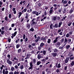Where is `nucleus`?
<instances>
[{
  "mask_svg": "<svg viewBox=\"0 0 74 74\" xmlns=\"http://www.w3.org/2000/svg\"><path fill=\"white\" fill-rule=\"evenodd\" d=\"M57 54L56 53H52V56L53 57H56L57 56Z\"/></svg>",
  "mask_w": 74,
  "mask_h": 74,
  "instance_id": "ddd939ff",
  "label": "nucleus"
},
{
  "mask_svg": "<svg viewBox=\"0 0 74 74\" xmlns=\"http://www.w3.org/2000/svg\"><path fill=\"white\" fill-rule=\"evenodd\" d=\"M63 3L64 4H66V3H67V0H65L63 2Z\"/></svg>",
  "mask_w": 74,
  "mask_h": 74,
  "instance_id": "ea45409f",
  "label": "nucleus"
},
{
  "mask_svg": "<svg viewBox=\"0 0 74 74\" xmlns=\"http://www.w3.org/2000/svg\"><path fill=\"white\" fill-rule=\"evenodd\" d=\"M11 70L12 71H14V70H15V68L12 66L11 68Z\"/></svg>",
  "mask_w": 74,
  "mask_h": 74,
  "instance_id": "b1692460",
  "label": "nucleus"
},
{
  "mask_svg": "<svg viewBox=\"0 0 74 74\" xmlns=\"http://www.w3.org/2000/svg\"><path fill=\"white\" fill-rule=\"evenodd\" d=\"M58 51L59 50L57 49L56 48H55L53 50V52H58Z\"/></svg>",
  "mask_w": 74,
  "mask_h": 74,
  "instance_id": "412c9836",
  "label": "nucleus"
},
{
  "mask_svg": "<svg viewBox=\"0 0 74 74\" xmlns=\"http://www.w3.org/2000/svg\"><path fill=\"white\" fill-rule=\"evenodd\" d=\"M70 36V34L69 33L67 34L66 35V37L67 38H68V37H69V36Z\"/></svg>",
  "mask_w": 74,
  "mask_h": 74,
  "instance_id": "4c0bfd02",
  "label": "nucleus"
},
{
  "mask_svg": "<svg viewBox=\"0 0 74 74\" xmlns=\"http://www.w3.org/2000/svg\"><path fill=\"white\" fill-rule=\"evenodd\" d=\"M22 12H18V18H20V16H21V15H22Z\"/></svg>",
  "mask_w": 74,
  "mask_h": 74,
  "instance_id": "a211bd4d",
  "label": "nucleus"
},
{
  "mask_svg": "<svg viewBox=\"0 0 74 74\" xmlns=\"http://www.w3.org/2000/svg\"><path fill=\"white\" fill-rule=\"evenodd\" d=\"M34 29H33V28H32L30 29V31L31 32H33V31H34Z\"/></svg>",
  "mask_w": 74,
  "mask_h": 74,
  "instance_id": "c03bdc74",
  "label": "nucleus"
},
{
  "mask_svg": "<svg viewBox=\"0 0 74 74\" xmlns=\"http://www.w3.org/2000/svg\"><path fill=\"white\" fill-rule=\"evenodd\" d=\"M55 27L56 28H57L58 27V23L56 24L55 25Z\"/></svg>",
  "mask_w": 74,
  "mask_h": 74,
  "instance_id": "473e14b6",
  "label": "nucleus"
},
{
  "mask_svg": "<svg viewBox=\"0 0 74 74\" xmlns=\"http://www.w3.org/2000/svg\"><path fill=\"white\" fill-rule=\"evenodd\" d=\"M73 10L71 9L69 11V14H72V12H73Z\"/></svg>",
  "mask_w": 74,
  "mask_h": 74,
  "instance_id": "393cba45",
  "label": "nucleus"
},
{
  "mask_svg": "<svg viewBox=\"0 0 74 74\" xmlns=\"http://www.w3.org/2000/svg\"><path fill=\"white\" fill-rule=\"evenodd\" d=\"M60 42H57L56 44V48H58L60 46Z\"/></svg>",
  "mask_w": 74,
  "mask_h": 74,
  "instance_id": "0eeeda50",
  "label": "nucleus"
},
{
  "mask_svg": "<svg viewBox=\"0 0 74 74\" xmlns=\"http://www.w3.org/2000/svg\"><path fill=\"white\" fill-rule=\"evenodd\" d=\"M20 47V45L18 44L16 45V48H18L19 47Z\"/></svg>",
  "mask_w": 74,
  "mask_h": 74,
  "instance_id": "e433bc0d",
  "label": "nucleus"
},
{
  "mask_svg": "<svg viewBox=\"0 0 74 74\" xmlns=\"http://www.w3.org/2000/svg\"><path fill=\"white\" fill-rule=\"evenodd\" d=\"M35 15H36V16H38L39 15V14H38V12H37V11L36 12V13L35 14Z\"/></svg>",
  "mask_w": 74,
  "mask_h": 74,
  "instance_id": "49530a36",
  "label": "nucleus"
},
{
  "mask_svg": "<svg viewBox=\"0 0 74 74\" xmlns=\"http://www.w3.org/2000/svg\"><path fill=\"white\" fill-rule=\"evenodd\" d=\"M63 48H64V46H63L62 47H59V49H63Z\"/></svg>",
  "mask_w": 74,
  "mask_h": 74,
  "instance_id": "79ce46f5",
  "label": "nucleus"
},
{
  "mask_svg": "<svg viewBox=\"0 0 74 74\" xmlns=\"http://www.w3.org/2000/svg\"><path fill=\"white\" fill-rule=\"evenodd\" d=\"M56 16L53 17V20H54V21H56Z\"/></svg>",
  "mask_w": 74,
  "mask_h": 74,
  "instance_id": "0e129e2a",
  "label": "nucleus"
},
{
  "mask_svg": "<svg viewBox=\"0 0 74 74\" xmlns=\"http://www.w3.org/2000/svg\"><path fill=\"white\" fill-rule=\"evenodd\" d=\"M45 55H46V51L44 50L43 51V56H45Z\"/></svg>",
  "mask_w": 74,
  "mask_h": 74,
  "instance_id": "aec40b11",
  "label": "nucleus"
},
{
  "mask_svg": "<svg viewBox=\"0 0 74 74\" xmlns=\"http://www.w3.org/2000/svg\"><path fill=\"white\" fill-rule=\"evenodd\" d=\"M69 61V58H67L65 60V63H67Z\"/></svg>",
  "mask_w": 74,
  "mask_h": 74,
  "instance_id": "4468645a",
  "label": "nucleus"
},
{
  "mask_svg": "<svg viewBox=\"0 0 74 74\" xmlns=\"http://www.w3.org/2000/svg\"><path fill=\"white\" fill-rule=\"evenodd\" d=\"M64 70H66L67 69V66H66L64 67Z\"/></svg>",
  "mask_w": 74,
  "mask_h": 74,
  "instance_id": "5fc2aeb1",
  "label": "nucleus"
},
{
  "mask_svg": "<svg viewBox=\"0 0 74 74\" xmlns=\"http://www.w3.org/2000/svg\"><path fill=\"white\" fill-rule=\"evenodd\" d=\"M70 47V45H67L66 46V48L67 49H69Z\"/></svg>",
  "mask_w": 74,
  "mask_h": 74,
  "instance_id": "5701e85b",
  "label": "nucleus"
},
{
  "mask_svg": "<svg viewBox=\"0 0 74 74\" xmlns=\"http://www.w3.org/2000/svg\"><path fill=\"white\" fill-rule=\"evenodd\" d=\"M40 40V36H38L36 38V39L35 40V42H37L39 40Z\"/></svg>",
  "mask_w": 74,
  "mask_h": 74,
  "instance_id": "6e6552de",
  "label": "nucleus"
},
{
  "mask_svg": "<svg viewBox=\"0 0 74 74\" xmlns=\"http://www.w3.org/2000/svg\"><path fill=\"white\" fill-rule=\"evenodd\" d=\"M19 74V72L16 71H15L14 73V74Z\"/></svg>",
  "mask_w": 74,
  "mask_h": 74,
  "instance_id": "c756f323",
  "label": "nucleus"
},
{
  "mask_svg": "<svg viewBox=\"0 0 74 74\" xmlns=\"http://www.w3.org/2000/svg\"><path fill=\"white\" fill-rule=\"evenodd\" d=\"M67 41H68L67 40V38L65 39L64 42H67Z\"/></svg>",
  "mask_w": 74,
  "mask_h": 74,
  "instance_id": "6e6d98bb",
  "label": "nucleus"
},
{
  "mask_svg": "<svg viewBox=\"0 0 74 74\" xmlns=\"http://www.w3.org/2000/svg\"><path fill=\"white\" fill-rule=\"evenodd\" d=\"M4 31H2L1 32V34H4Z\"/></svg>",
  "mask_w": 74,
  "mask_h": 74,
  "instance_id": "774afa93",
  "label": "nucleus"
},
{
  "mask_svg": "<svg viewBox=\"0 0 74 74\" xmlns=\"http://www.w3.org/2000/svg\"><path fill=\"white\" fill-rule=\"evenodd\" d=\"M27 11V9L25 8L24 9V12H26Z\"/></svg>",
  "mask_w": 74,
  "mask_h": 74,
  "instance_id": "338daca9",
  "label": "nucleus"
},
{
  "mask_svg": "<svg viewBox=\"0 0 74 74\" xmlns=\"http://www.w3.org/2000/svg\"><path fill=\"white\" fill-rule=\"evenodd\" d=\"M44 43L43 42H42L40 43V46H38V49L39 51L41 50V49L42 48V47H44Z\"/></svg>",
  "mask_w": 74,
  "mask_h": 74,
  "instance_id": "f257e3e1",
  "label": "nucleus"
},
{
  "mask_svg": "<svg viewBox=\"0 0 74 74\" xmlns=\"http://www.w3.org/2000/svg\"><path fill=\"white\" fill-rule=\"evenodd\" d=\"M3 67H5L4 66V65H2V66L0 67V69L1 70H3Z\"/></svg>",
  "mask_w": 74,
  "mask_h": 74,
  "instance_id": "4be33fe9",
  "label": "nucleus"
},
{
  "mask_svg": "<svg viewBox=\"0 0 74 74\" xmlns=\"http://www.w3.org/2000/svg\"><path fill=\"white\" fill-rule=\"evenodd\" d=\"M36 11H33L32 12V13L33 15H36Z\"/></svg>",
  "mask_w": 74,
  "mask_h": 74,
  "instance_id": "f704fd0d",
  "label": "nucleus"
},
{
  "mask_svg": "<svg viewBox=\"0 0 74 74\" xmlns=\"http://www.w3.org/2000/svg\"><path fill=\"white\" fill-rule=\"evenodd\" d=\"M41 62H45V59H43L41 60Z\"/></svg>",
  "mask_w": 74,
  "mask_h": 74,
  "instance_id": "864d4df0",
  "label": "nucleus"
},
{
  "mask_svg": "<svg viewBox=\"0 0 74 74\" xmlns=\"http://www.w3.org/2000/svg\"><path fill=\"white\" fill-rule=\"evenodd\" d=\"M29 64L30 67H29V68H28V69L31 70V69H33V63L32 62H30Z\"/></svg>",
  "mask_w": 74,
  "mask_h": 74,
  "instance_id": "39448f33",
  "label": "nucleus"
},
{
  "mask_svg": "<svg viewBox=\"0 0 74 74\" xmlns=\"http://www.w3.org/2000/svg\"><path fill=\"white\" fill-rule=\"evenodd\" d=\"M41 63V61H39L37 62L36 64L38 66L39 65H40V64Z\"/></svg>",
  "mask_w": 74,
  "mask_h": 74,
  "instance_id": "6ab92c4d",
  "label": "nucleus"
},
{
  "mask_svg": "<svg viewBox=\"0 0 74 74\" xmlns=\"http://www.w3.org/2000/svg\"><path fill=\"white\" fill-rule=\"evenodd\" d=\"M32 23L31 24V25H32V26H33V25H34L35 24V22L33 21L32 22Z\"/></svg>",
  "mask_w": 74,
  "mask_h": 74,
  "instance_id": "603ef678",
  "label": "nucleus"
},
{
  "mask_svg": "<svg viewBox=\"0 0 74 74\" xmlns=\"http://www.w3.org/2000/svg\"><path fill=\"white\" fill-rule=\"evenodd\" d=\"M18 52L19 53H20V52H21V49H20L18 50Z\"/></svg>",
  "mask_w": 74,
  "mask_h": 74,
  "instance_id": "052dcab7",
  "label": "nucleus"
},
{
  "mask_svg": "<svg viewBox=\"0 0 74 74\" xmlns=\"http://www.w3.org/2000/svg\"><path fill=\"white\" fill-rule=\"evenodd\" d=\"M31 56V54L29 53L27 54V57H30Z\"/></svg>",
  "mask_w": 74,
  "mask_h": 74,
  "instance_id": "58836bf2",
  "label": "nucleus"
},
{
  "mask_svg": "<svg viewBox=\"0 0 74 74\" xmlns=\"http://www.w3.org/2000/svg\"><path fill=\"white\" fill-rule=\"evenodd\" d=\"M43 58V54H42V53L41 54V53H39L38 54L37 58L38 59H40L41 58Z\"/></svg>",
  "mask_w": 74,
  "mask_h": 74,
  "instance_id": "f03ea898",
  "label": "nucleus"
},
{
  "mask_svg": "<svg viewBox=\"0 0 74 74\" xmlns=\"http://www.w3.org/2000/svg\"><path fill=\"white\" fill-rule=\"evenodd\" d=\"M71 65L72 66H73V65H74V61H72L71 63H70Z\"/></svg>",
  "mask_w": 74,
  "mask_h": 74,
  "instance_id": "7c9ffc66",
  "label": "nucleus"
},
{
  "mask_svg": "<svg viewBox=\"0 0 74 74\" xmlns=\"http://www.w3.org/2000/svg\"><path fill=\"white\" fill-rule=\"evenodd\" d=\"M44 13L45 15V16H46L47 15V12H46V10H45Z\"/></svg>",
  "mask_w": 74,
  "mask_h": 74,
  "instance_id": "e2e57ef3",
  "label": "nucleus"
},
{
  "mask_svg": "<svg viewBox=\"0 0 74 74\" xmlns=\"http://www.w3.org/2000/svg\"><path fill=\"white\" fill-rule=\"evenodd\" d=\"M9 17L10 18H12V15H11V14H9Z\"/></svg>",
  "mask_w": 74,
  "mask_h": 74,
  "instance_id": "a18cd8bd",
  "label": "nucleus"
},
{
  "mask_svg": "<svg viewBox=\"0 0 74 74\" xmlns=\"http://www.w3.org/2000/svg\"><path fill=\"white\" fill-rule=\"evenodd\" d=\"M25 42H27L28 41V38H26L25 39Z\"/></svg>",
  "mask_w": 74,
  "mask_h": 74,
  "instance_id": "69168bd1",
  "label": "nucleus"
},
{
  "mask_svg": "<svg viewBox=\"0 0 74 74\" xmlns=\"http://www.w3.org/2000/svg\"><path fill=\"white\" fill-rule=\"evenodd\" d=\"M30 27V24L27 23V28H29Z\"/></svg>",
  "mask_w": 74,
  "mask_h": 74,
  "instance_id": "a878e982",
  "label": "nucleus"
},
{
  "mask_svg": "<svg viewBox=\"0 0 74 74\" xmlns=\"http://www.w3.org/2000/svg\"><path fill=\"white\" fill-rule=\"evenodd\" d=\"M41 40H42L43 41H45L46 40V38H45V37H43L41 38Z\"/></svg>",
  "mask_w": 74,
  "mask_h": 74,
  "instance_id": "2eb2a0df",
  "label": "nucleus"
},
{
  "mask_svg": "<svg viewBox=\"0 0 74 74\" xmlns=\"http://www.w3.org/2000/svg\"><path fill=\"white\" fill-rule=\"evenodd\" d=\"M7 57H8V58H9V59H10V58H11V56H10V55H8V56H7Z\"/></svg>",
  "mask_w": 74,
  "mask_h": 74,
  "instance_id": "bf43d9fd",
  "label": "nucleus"
},
{
  "mask_svg": "<svg viewBox=\"0 0 74 74\" xmlns=\"http://www.w3.org/2000/svg\"><path fill=\"white\" fill-rule=\"evenodd\" d=\"M14 67L16 69H18V66L17 65H16Z\"/></svg>",
  "mask_w": 74,
  "mask_h": 74,
  "instance_id": "13d9d810",
  "label": "nucleus"
},
{
  "mask_svg": "<svg viewBox=\"0 0 74 74\" xmlns=\"http://www.w3.org/2000/svg\"><path fill=\"white\" fill-rule=\"evenodd\" d=\"M61 67V66L60 65V64L59 63V64L58 66H57V67H58V68H60Z\"/></svg>",
  "mask_w": 74,
  "mask_h": 74,
  "instance_id": "c9c22d12",
  "label": "nucleus"
},
{
  "mask_svg": "<svg viewBox=\"0 0 74 74\" xmlns=\"http://www.w3.org/2000/svg\"><path fill=\"white\" fill-rule=\"evenodd\" d=\"M8 74H14V73H13V72L11 71L9 72Z\"/></svg>",
  "mask_w": 74,
  "mask_h": 74,
  "instance_id": "680f3d73",
  "label": "nucleus"
},
{
  "mask_svg": "<svg viewBox=\"0 0 74 74\" xmlns=\"http://www.w3.org/2000/svg\"><path fill=\"white\" fill-rule=\"evenodd\" d=\"M46 18H47V16L44 17L43 18L41 19V21H44V20L46 19Z\"/></svg>",
  "mask_w": 74,
  "mask_h": 74,
  "instance_id": "bb28decb",
  "label": "nucleus"
},
{
  "mask_svg": "<svg viewBox=\"0 0 74 74\" xmlns=\"http://www.w3.org/2000/svg\"><path fill=\"white\" fill-rule=\"evenodd\" d=\"M25 18L26 19L27 23H29V21H30V19H28V18Z\"/></svg>",
  "mask_w": 74,
  "mask_h": 74,
  "instance_id": "37998d69",
  "label": "nucleus"
},
{
  "mask_svg": "<svg viewBox=\"0 0 74 74\" xmlns=\"http://www.w3.org/2000/svg\"><path fill=\"white\" fill-rule=\"evenodd\" d=\"M53 7H51L50 8V10L49 14H52L53 12Z\"/></svg>",
  "mask_w": 74,
  "mask_h": 74,
  "instance_id": "423d86ee",
  "label": "nucleus"
},
{
  "mask_svg": "<svg viewBox=\"0 0 74 74\" xmlns=\"http://www.w3.org/2000/svg\"><path fill=\"white\" fill-rule=\"evenodd\" d=\"M53 6L55 7V10H56L58 9V7H60V5H57L56 4H54L53 5Z\"/></svg>",
  "mask_w": 74,
  "mask_h": 74,
  "instance_id": "7ed1b4c3",
  "label": "nucleus"
},
{
  "mask_svg": "<svg viewBox=\"0 0 74 74\" xmlns=\"http://www.w3.org/2000/svg\"><path fill=\"white\" fill-rule=\"evenodd\" d=\"M71 24H72V23H71V22L69 23L68 24V26H71Z\"/></svg>",
  "mask_w": 74,
  "mask_h": 74,
  "instance_id": "3c124183",
  "label": "nucleus"
},
{
  "mask_svg": "<svg viewBox=\"0 0 74 74\" xmlns=\"http://www.w3.org/2000/svg\"><path fill=\"white\" fill-rule=\"evenodd\" d=\"M69 58L70 60H73L74 59V57L73 56V54L71 55L69 57Z\"/></svg>",
  "mask_w": 74,
  "mask_h": 74,
  "instance_id": "9b49d317",
  "label": "nucleus"
},
{
  "mask_svg": "<svg viewBox=\"0 0 74 74\" xmlns=\"http://www.w3.org/2000/svg\"><path fill=\"white\" fill-rule=\"evenodd\" d=\"M7 63H8V64H12V62L10 61V59L7 60Z\"/></svg>",
  "mask_w": 74,
  "mask_h": 74,
  "instance_id": "9d476101",
  "label": "nucleus"
},
{
  "mask_svg": "<svg viewBox=\"0 0 74 74\" xmlns=\"http://www.w3.org/2000/svg\"><path fill=\"white\" fill-rule=\"evenodd\" d=\"M3 74H8V71H5V69H3L2 71Z\"/></svg>",
  "mask_w": 74,
  "mask_h": 74,
  "instance_id": "20e7f679",
  "label": "nucleus"
},
{
  "mask_svg": "<svg viewBox=\"0 0 74 74\" xmlns=\"http://www.w3.org/2000/svg\"><path fill=\"white\" fill-rule=\"evenodd\" d=\"M50 27L51 29H53V24H51L50 25Z\"/></svg>",
  "mask_w": 74,
  "mask_h": 74,
  "instance_id": "2f4dec72",
  "label": "nucleus"
},
{
  "mask_svg": "<svg viewBox=\"0 0 74 74\" xmlns=\"http://www.w3.org/2000/svg\"><path fill=\"white\" fill-rule=\"evenodd\" d=\"M17 33V32H15L14 34H12V37H15L16 36V34Z\"/></svg>",
  "mask_w": 74,
  "mask_h": 74,
  "instance_id": "dca6fc26",
  "label": "nucleus"
},
{
  "mask_svg": "<svg viewBox=\"0 0 74 74\" xmlns=\"http://www.w3.org/2000/svg\"><path fill=\"white\" fill-rule=\"evenodd\" d=\"M19 68L21 70H22L23 69V68H24L23 65H21L19 67Z\"/></svg>",
  "mask_w": 74,
  "mask_h": 74,
  "instance_id": "f8f14e48",
  "label": "nucleus"
},
{
  "mask_svg": "<svg viewBox=\"0 0 74 74\" xmlns=\"http://www.w3.org/2000/svg\"><path fill=\"white\" fill-rule=\"evenodd\" d=\"M51 39H48L47 40V43H49V44H50L51 43Z\"/></svg>",
  "mask_w": 74,
  "mask_h": 74,
  "instance_id": "72a5a7b5",
  "label": "nucleus"
},
{
  "mask_svg": "<svg viewBox=\"0 0 74 74\" xmlns=\"http://www.w3.org/2000/svg\"><path fill=\"white\" fill-rule=\"evenodd\" d=\"M62 22H61L60 23H59L58 25V27H60L61 26V25H62Z\"/></svg>",
  "mask_w": 74,
  "mask_h": 74,
  "instance_id": "c85d7f7f",
  "label": "nucleus"
},
{
  "mask_svg": "<svg viewBox=\"0 0 74 74\" xmlns=\"http://www.w3.org/2000/svg\"><path fill=\"white\" fill-rule=\"evenodd\" d=\"M12 11L13 12L14 14H16V8H13L12 9Z\"/></svg>",
  "mask_w": 74,
  "mask_h": 74,
  "instance_id": "1a4fd4ad",
  "label": "nucleus"
},
{
  "mask_svg": "<svg viewBox=\"0 0 74 74\" xmlns=\"http://www.w3.org/2000/svg\"><path fill=\"white\" fill-rule=\"evenodd\" d=\"M14 26H15V24L12 23L11 24V27H14Z\"/></svg>",
  "mask_w": 74,
  "mask_h": 74,
  "instance_id": "de8ad7c7",
  "label": "nucleus"
},
{
  "mask_svg": "<svg viewBox=\"0 0 74 74\" xmlns=\"http://www.w3.org/2000/svg\"><path fill=\"white\" fill-rule=\"evenodd\" d=\"M58 41V40H56V39H55L54 41H53V43H56V42Z\"/></svg>",
  "mask_w": 74,
  "mask_h": 74,
  "instance_id": "4d7b16f0",
  "label": "nucleus"
},
{
  "mask_svg": "<svg viewBox=\"0 0 74 74\" xmlns=\"http://www.w3.org/2000/svg\"><path fill=\"white\" fill-rule=\"evenodd\" d=\"M73 31L71 30L69 32V34L70 35H71L73 34Z\"/></svg>",
  "mask_w": 74,
  "mask_h": 74,
  "instance_id": "cd10ccee",
  "label": "nucleus"
},
{
  "mask_svg": "<svg viewBox=\"0 0 74 74\" xmlns=\"http://www.w3.org/2000/svg\"><path fill=\"white\" fill-rule=\"evenodd\" d=\"M33 63L35 64V63H36V59H33Z\"/></svg>",
  "mask_w": 74,
  "mask_h": 74,
  "instance_id": "a19ab883",
  "label": "nucleus"
},
{
  "mask_svg": "<svg viewBox=\"0 0 74 74\" xmlns=\"http://www.w3.org/2000/svg\"><path fill=\"white\" fill-rule=\"evenodd\" d=\"M56 72L57 73H59V72H60V69H58L56 71Z\"/></svg>",
  "mask_w": 74,
  "mask_h": 74,
  "instance_id": "8fccbe9b",
  "label": "nucleus"
},
{
  "mask_svg": "<svg viewBox=\"0 0 74 74\" xmlns=\"http://www.w3.org/2000/svg\"><path fill=\"white\" fill-rule=\"evenodd\" d=\"M29 13L27 12L26 13L25 15H26V16L25 17V18H28V17H29Z\"/></svg>",
  "mask_w": 74,
  "mask_h": 74,
  "instance_id": "f3484780",
  "label": "nucleus"
},
{
  "mask_svg": "<svg viewBox=\"0 0 74 74\" xmlns=\"http://www.w3.org/2000/svg\"><path fill=\"white\" fill-rule=\"evenodd\" d=\"M23 40H25V38H26V35H25V34H24L23 35Z\"/></svg>",
  "mask_w": 74,
  "mask_h": 74,
  "instance_id": "09e8293b",
  "label": "nucleus"
}]
</instances>
